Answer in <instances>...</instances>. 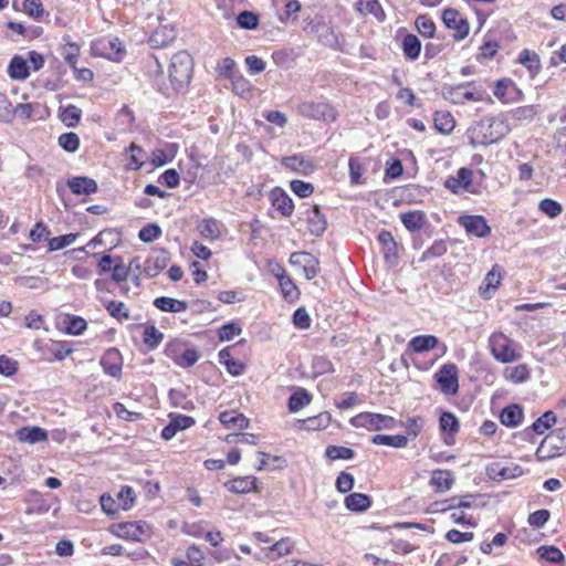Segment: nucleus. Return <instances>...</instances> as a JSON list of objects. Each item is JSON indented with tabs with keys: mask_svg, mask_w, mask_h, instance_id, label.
Wrapping results in <instances>:
<instances>
[{
	"mask_svg": "<svg viewBox=\"0 0 566 566\" xmlns=\"http://www.w3.org/2000/svg\"><path fill=\"white\" fill-rule=\"evenodd\" d=\"M511 132L505 118L489 116L474 122L465 133L471 146H489L497 143Z\"/></svg>",
	"mask_w": 566,
	"mask_h": 566,
	"instance_id": "obj_1",
	"label": "nucleus"
},
{
	"mask_svg": "<svg viewBox=\"0 0 566 566\" xmlns=\"http://www.w3.org/2000/svg\"><path fill=\"white\" fill-rule=\"evenodd\" d=\"M192 59L182 51L171 57L169 65V80L176 90H181L188 85L191 78Z\"/></svg>",
	"mask_w": 566,
	"mask_h": 566,
	"instance_id": "obj_2",
	"label": "nucleus"
},
{
	"mask_svg": "<svg viewBox=\"0 0 566 566\" xmlns=\"http://www.w3.org/2000/svg\"><path fill=\"white\" fill-rule=\"evenodd\" d=\"M489 347L493 357L503 364L512 363L520 358L514 342L501 332L493 333L490 336Z\"/></svg>",
	"mask_w": 566,
	"mask_h": 566,
	"instance_id": "obj_3",
	"label": "nucleus"
},
{
	"mask_svg": "<svg viewBox=\"0 0 566 566\" xmlns=\"http://www.w3.org/2000/svg\"><path fill=\"white\" fill-rule=\"evenodd\" d=\"M349 422L355 428H365L369 431L394 429L397 423L392 417L373 412H361L353 417Z\"/></svg>",
	"mask_w": 566,
	"mask_h": 566,
	"instance_id": "obj_4",
	"label": "nucleus"
},
{
	"mask_svg": "<svg viewBox=\"0 0 566 566\" xmlns=\"http://www.w3.org/2000/svg\"><path fill=\"white\" fill-rule=\"evenodd\" d=\"M446 99L453 104H465L467 102H481L484 99V92L472 83H465L449 87L443 93Z\"/></svg>",
	"mask_w": 566,
	"mask_h": 566,
	"instance_id": "obj_5",
	"label": "nucleus"
},
{
	"mask_svg": "<svg viewBox=\"0 0 566 566\" xmlns=\"http://www.w3.org/2000/svg\"><path fill=\"white\" fill-rule=\"evenodd\" d=\"M298 113L305 118L315 120H335L334 108L325 102H303L298 106Z\"/></svg>",
	"mask_w": 566,
	"mask_h": 566,
	"instance_id": "obj_6",
	"label": "nucleus"
},
{
	"mask_svg": "<svg viewBox=\"0 0 566 566\" xmlns=\"http://www.w3.org/2000/svg\"><path fill=\"white\" fill-rule=\"evenodd\" d=\"M521 465L515 463L491 462L485 467V474L490 480L501 482L504 480L516 479L523 475Z\"/></svg>",
	"mask_w": 566,
	"mask_h": 566,
	"instance_id": "obj_7",
	"label": "nucleus"
},
{
	"mask_svg": "<svg viewBox=\"0 0 566 566\" xmlns=\"http://www.w3.org/2000/svg\"><path fill=\"white\" fill-rule=\"evenodd\" d=\"M439 389L444 395H454L459 389L458 367L454 364H444L434 375Z\"/></svg>",
	"mask_w": 566,
	"mask_h": 566,
	"instance_id": "obj_8",
	"label": "nucleus"
},
{
	"mask_svg": "<svg viewBox=\"0 0 566 566\" xmlns=\"http://www.w3.org/2000/svg\"><path fill=\"white\" fill-rule=\"evenodd\" d=\"M112 532L119 538L142 542L149 534V526L145 522H126L114 525Z\"/></svg>",
	"mask_w": 566,
	"mask_h": 566,
	"instance_id": "obj_9",
	"label": "nucleus"
},
{
	"mask_svg": "<svg viewBox=\"0 0 566 566\" xmlns=\"http://www.w3.org/2000/svg\"><path fill=\"white\" fill-rule=\"evenodd\" d=\"M442 20L446 27L453 30V38L458 41L463 40L469 34V23L455 9H446L442 13Z\"/></svg>",
	"mask_w": 566,
	"mask_h": 566,
	"instance_id": "obj_10",
	"label": "nucleus"
},
{
	"mask_svg": "<svg viewBox=\"0 0 566 566\" xmlns=\"http://www.w3.org/2000/svg\"><path fill=\"white\" fill-rule=\"evenodd\" d=\"M458 222L469 234L473 237L486 238L491 233V228L482 216H461L459 217Z\"/></svg>",
	"mask_w": 566,
	"mask_h": 566,
	"instance_id": "obj_11",
	"label": "nucleus"
},
{
	"mask_svg": "<svg viewBox=\"0 0 566 566\" xmlns=\"http://www.w3.org/2000/svg\"><path fill=\"white\" fill-rule=\"evenodd\" d=\"M290 262L292 265L301 266L307 280L314 279L319 272L318 260L308 252H294L291 254Z\"/></svg>",
	"mask_w": 566,
	"mask_h": 566,
	"instance_id": "obj_12",
	"label": "nucleus"
},
{
	"mask_svg": "<svg viewBox=\"0 0 566 566\" xmlns=\"http://www.w3.org/2000/svg\"><path fill=\"white\" fill-rule=\"evenodd\" d=\"M168 262V251L165 249H155L145 261L144 272L148 277H155L167 266Z\"/></svg>",
	"mask_w": 566,
	"mask_h": 566,
	"instance_id": "obj_13",
	"label": "nucleus"
},
{
	"mask_svg": "<svg viewBox=\"0 0 566 566\" xmlns=\"http://www.w3.org/2000/svg\"><path fill=\"white\" fill-rule=\"evenodd\" d=\"M101 366L105 374L114 378H120L123 357L117 348H108L101 358Z\"/></svg>",
	"mask_w": 566,
	"mask_h": 566,
	"instance_id": "obj_14",
	"label": "nucleus"
},
{
	"mask_svg": "<svg viewBox=\"0 0 566 566\" xmlns=\"http://www.w3.org/2000/svg\"><path fill=\"white\" fill-rule=\"evenodd\" d=\"M195 423V419L190 416L171 413L169 423L161 431V438L170 440L178 431L186 430Z\"/></svg>",
	"mask_w": 566,
	"mask_h": 566,
	"instance_id": "obj_15",
	"label": "nucleus"
},
{
	"mask_svg": "<svg viewBox=\"0 0 566 566\" xmlns=\"http://www.w3.org/2000/svg\"><path fill=\"white\" fill-rule=\"evenodd\" d=\"M378 241L382 247L384 258L388 265L394 266L398 262L397 243L389 231L382 230L378 234Z\"/></svg>",
	"mask_w": 566,
	"mask_h": 566,
	"instance_id": "obj_16",
	"label": "nucleus"
},
{
	"mask_svg": "<svg viewBox=\"0 0 566 566\" xmlns=\"http://www.w3.org/2000/svg\"><path fill=\"white\" fill-rule=\"evenodd\" d=\"M272 206L284 217L293 213L294 205L290 196L282 189L275 188L270 193Z\"/></svg>",
	"mask_w": 566,
	"mask_h": 566,
	"instance_id": "obj_17",
	"label": "nucleus"
},
{
	"mask_svg": "<svg viewBox=\"0 0 566 566\" xmlns=\"http://www.w3.org/2000/svg\"><path fill=\"white\" fill-rule=\"evenodd\" d=\"M472 175L473 172L471 169L465 167L460 168L457 172V176L449 177L446 180L444 186L453 193H458L461 189L467 190L472 182Z\"/></svg>",
	"mask_w": 566,
	"mask_h": 566,
	"instance_id": "obj_18",
	"label": "nucleus"
},
{
	"mask_svg": "<svg viewBox=\"0 0 566 566\" xmlns=\"http://www.w3.org/2000/svg\"><path fill=\"white\" fill-rule=\"evenodd\" d=\"M258 479L254 476H238L224 483L226 489L234 494H247L256 491Z\"/></svg>",
	"mask_w": 566,
	"mask_h": 566,
	"instance_id": "obj_19",
	"label": "nucleus"
},
{
	"mask_svg": "<svg viewBox=\"0 0 566 566\" xmlns=\"http://www.w3.org/2000/svg\"><path fill=\"white\" fill-rule=\"evenodd\" d=\"M67 187L74 195H92L97 191V182L88 177H73L67 180Z\"/></svg>",
	"mask_w": 566,
	"mask_h": 566,
	"instance_id": "obj_20",
	"label": "nucleus"
},
{
	"mask_svg": "<svg viewBox=\"0 0 566 566\" xmlns=\"http://www.w3.org/2000/svg\"><path fill=\"white\" fill-rule=\"evenodd\" d=\"M306 220L308 230L314 235H322L326 230L327 222L325 217L321 213L317 206L308 208L306 210Z\"/></svg>",
	"mask_w": 566,
	"mask_h": 566,
	"instance_id": "obj_21",
	"label": "nucleus"
},
{
	"mask_svg": "<svg viewBox=\"0 0 566 566\" xmlns=\"http://www.w3.org/2000/svg\"><path fill=\"white\" fill-rule=\"evenodd\" d=\"M15 437L20 442L35 444L48 440V432L40 427H23L15 431Z\"/></svg>",
	"mask_w": 566,
	"mask_h": 566,
	"instance_id": "obj_22",
	"label": "nucleus"
},
{
	"mask_svg": "<svg viewBox=\"0 0 566 566\" xmlns=\"http://www.w3.org/2000/svg\"><path fill=\"white\" fill-rule=\"evenodd\" d=\"M481 499V494H468L460 497H452L448 501L449 505L448 507L443 509V511L483 507L485 506V503H480Z\"/></svg>",
	"mask_w": 566,
	"mask_h": 566,
	"instance_id": "obj_23",
	"label": "nucleus"
},
{
	"mask_svg": "<svg viewBox=\"0 0 566 566\" xmlns=\"http://www.w3.org/2000/svg\"><path fill=\"white\" fill-rule=\"evenodd\" d=\"M219 420L227 429L243 430L249 426L248 418L235 410H227L221 412Z\"/></svg>",
	"mask_w": 566,
	"mask_h": 566,
	"instance_id": "obj_24",
	"label": "nucleus"
},
{
	"mask_svg": "<svg viewBox=\"0 0 566 566\" xmlns=\"http://www.w3.org/2000/svg\"><path fill=\"white\" fill-rule=\"evenodd\" d=\"M8 75L12 80H25L30 75L28 60L21 55H14L9 63Z\"/></svg>",
	"mask_w": 566,
	"mask_h": 566,
	"instance_id": "obj_25",
	"label": "nucleus"
},
{
	"mask_svg": "<svg viewBox=\"0 0 566 566\" xmlns=\"http://www.w3.org/2000/svg\"><path fill=\"white\" fill-rule=\"evenodd\" d=\"M430 483L437 492L449 491L453 484V474L449 470H433Z\"/></svg>",
	"mask_w": 566,
	"mask_h": 566,
	"instance_id": "obj_26",
	"label": "nucleus"
},
{
	"mask_svg": "<svg viewBox=\"0 0 566 566\" xmlns=\"http://www.w3.org/2000/svg\"><path fill=\"white\" fill-rule=\"evenodd\" d=\"M279 271L280 273H276V277L279 280L283 297L287 301L297 300L300 295L298 289L291 277L285 274V270L283 268H279Z\"/></svg>",
	"mask_w": 566,
	"mask_h": 566,
	"instance_id": "obj_27",
	"label": "nucleus"
},
{
	"mask_svg": "<svg viewBox=\"0 0 566 566\" xmlns=\"http://www.w3.org/2000/svg\"><path fill=\"white\" fill-rule=\"evenodd\" d=\"M400 219L405 228L411 232L422 229L427 222L424 212L419 210L401 213Z\"/></svg>",
	"mask_w": 566,
	"mask_h": 566,
	"instance_id": "obj_28",
	"label": "nucleus"
},
{
	"mask_svg": "<svg viewBox=\"0 0 566 566\" xmlns=\"http://www.w3.org/2000/svg\"><path fill=\"white\" fill-rule=\"evenodd\" d=\"M523 419V410L518 405H511L505 407L501 415L500 421L506 427H517Z\"/></svg>",
	"mask_w": 566,
	"mask_h": 566,
	"instance_id": "obj_29",
	"label": "nucleus"
},
{
	"mask_svg": "<svg viewBox=\"0 0 566 566\" xmlns=\"http://www.w3.org/2000/svg\"><path fill=\"white\" fill-rule=\"evenodd\" d=\"M154 305L158 310H160L163 312H169V313H179V312H184L188 308L187 302L167 297V296L157 297L154 301Z\"/></svg>",
	"mask_w": 566,
	"mask_h": 566,
	"instance_id": "obj_30",
	"label": "nucleus"
},
{
	"mask_svg": "<svg viewBox=\"0 0 566 566\" xmlns=\"http://www.w3.org/2000/svg\"><path fill=\"white\" fill-rule=\"evenodd\" d=\"M282 165L296 172L308 174L313 170L311 161L306 160L303 156L293 155L282 158Z\"/></svg>",
	"mask_w": 566,
	"mask_h": 566,
	"instance_id": "obj_31",
	"label": "nucleus"
},
{
	"mask_svg": "<svg viewBox=\"0 0 566 566\" xmlns=\"http://www.w3.org/2000/svg\"><path fill=\"white\" fill-rule=\"evenodd\" d=\"M356 7L360 13L373 14L380 22L386 19L385 11L378 0H357Z\"/></svg>",
	"mask_w": 566,
	"mask_h": 566,
	"instance_id": "obj_32",
	"label": "nucleus"
},
{
	"mask_svg": "<svg viewBox=\"0 0 566 566\" xmlns=\"http://www.w3.org/2000/svg\"><path fill=\"white\" fill-rule=\"evenodd\" d=\"M371 505V500L363 493H352L345 499V506L353 512H364Z\"/></svg>",
	"mask_w": 566,
	"mask_h": 566,
	"instance_id": "obj_33",
	"label": "nucleus"
},
{
	"mask_svg": "<svg viewBox=\"0 0 566 566\" xmlns=\"http://www.w3.org/2000/svg\"><path fill=\"white\" fill-rule=\"evenodd\" d=\"M438 342L433 335H419L410 339L409 347L416 353H424L434 348Z\"/></svg>",
	"mask_w": 566,
	"mask_h": 566,
	"instance_id": "obj_34",
	"label": "nucleus"
},
{
	"mask_svg": "<svg viewBox=\"0 0 566 566\" xmlns=\"http://www.w3.org/2000/svg\"><path fill=\"white\" fill-rule=\"evenodd\" d=\"M433 124L438 132L450 134L455 126L453 116L449 112L440 111L433 115Z\"/></svg>",
	"mask_w": 566,
	"mask_h": 566,
	"instance_id": "obj_35",
	"label": "nucleus"
},
{
	"mask_svg": "<svg viewBox=\"0 0 566 566\" xmlns=\"http://www.w3.org/2000/svg\"><path fill=\"white\" fill-rule=\"evenodd\" d=\"M294 547L293 542L290 538H282L272 543L269 547V553L266 556L270 559H276L281 556L287 555L292 552Z\"/></svg>",
	"mask_w": 566,
	"mask_h": 566,
	"instance_id": "obj_36",
	"label": "nucleus"
},
{
	"mask_svg": "<svg viewBox=\"0 0 566 566\" xmlns=\"http://www.w3.org/2000/svg\"><path fill=\"white\" fill-rule=\"evenodd\" d=\"M198 231L201 237L216 240L220 235L219 222L213 218H207L199 222Z\"/></svg>",
	"mask_w": 566,
	"mask_h": 566,
	"instance_id": "obj_37",
	"label": "nucleus"
},
{
	"mask_svg": "<svg viewBox=\"0 0 566 566\" xmlns=\"http://www.w3.org/2000/svg\"><path fill=\"white\" fill-rule=\"evenodd\" d=\"M518 62L528 70L532 77L539 71V57L536 53L531 52L530 50H523L520 53Z\"/></svg>",
	"mask_w": 566,
	"mask_h": 566,
	"instance_id": "obj_38",
	"label": "nucleus"
},
{
	"mask_svg": "<svg viewBox=\"0 0 566 566\" xmlns=\"http://www.w3.org/2000/svg\"><path fill=\"white\" fill-rule=\"evenodd\" d=\"M374 444L389 446L394 448H405L408 443L407 437L402 434L388 436V434H376L371 439Z\"/></svg>",
	"mask_w": 566,
	"mask_h": 566,
	"instance_id": "obj_39",
	"label": "nucleus"
},
{
	"mask_svg": "<svg viewBox=\"0 0 566 566\" xmlns=\"http://www.w3.org/2000/svg\"><path fill=\"white\" fill-rule=\"evenodd\" d=\"M306 430H323L332 422V416L328 412H321L317 416L310 417L302 421Z\"/></svg>",
	"mask_w": 566,
	"mask_h": 566,
	"instance_id": "obj_40",
	"label": "nucleus"
},
{
	"mask_svg": "<svg viewBox=\"0 0 566 566\" xmlns=\"http://www.w3.org/2000/svg\"><path fill=\"white\" fill-rule=\"evenodd\" d=\"M168 150L165 149H155L151 153V164L156 167H160L166 165L168 161L172 160L177 151L176 144H169L167 146Z\"/></svg>",
	"mask_w": 566,
	"mask_h": 566,
	"instance_id": "obj_41",
	"label": "nucleus"
},
{
	"mask_svg": "<svg viewBox=\"0 0 566 566\" xmlns=\"http://www.w3.org/2000/svg\"><path fill=\"white\" fill-rule=\"evenodd\" d=\"M402 51L407 59H418L421 51V43L419 39L413 34H408L402 41Z\"/></svg>",
	"mask_w": 566,
	"mask_h": 566,
	"instance_id": "obj_42",
	"label": "nucleus"
},
{
	"mask_svg": "<svg viewBox=\"0 0 566 566\" xmlns=\"http://www.w3.org/2000/svg\"><path fill=\"white\" fill-rule=\"evenodd\" d=\"M82 111L75 105H67L61 111L60 118L67 127H75L81 119Z\"/></svg>",
	"mask_w": 566,
	"mask_h": 566,
	"instance_id": "obj_43",
	"label": "nucleus"
},
{
	"mask_svg": "<svg viewBox=\"0 0 566 566\" xmlns=\"http://www.w3.org/2000/svg\"><path fill=\"white\" fill-rule=\"evenodd\" d=\"M501 280H502L501 268L499 265H494L484 279L485 290L482 292V295L484 296V298L491 297V294H489V291L497 289V286L501 283Z\"/></svg>",
	"mask_w": 566,
	"mask_h": 566,
	"instance_id": "obj_44",
	"label": "nucleus"
},
{
	"mask_svg": "<svg viewBox=\"0 0 566 566\" xmlns=\"http://www.w3.org/2000/svg\"><path fill=\"white\" fill-rule=\"evenodd\" d=\"M505 378L514 384H521L530 378V369L526 365H518L505 369Z\"/></svg>",
	"mask_w": 566,
	"mask_h": 566,
	"instance_id": "obj_45",
	"label": "nucleus"
},
{
	"mask_svg": "<svg viewBox=\"0 0 566 566\" xmlns=\"http://www.w3.org/2000/svg\"><path fill=\"white\" fill-rule=\"evenodd\" d=\"M311 402V396L305 389H300L291 395L289 399V408L292 412L300 411Z\"/></svg>",
	"mask_w": 566,
	"mask_h": 566,
	"instance_id": "obj_46",
	"label": "nucleus"
},
{
	"mask_svg": "<svg viewBox=\"0 0 566 566\" xmlns=\"http://www.w3.org/2000/svg\"><path fill=\"white\" fill-rule=\"evenodd\" d=\"M106 311L108 314L117 321H127L130 318L129 311L123 302L109 301L106 304Z\"/></svg>",
	"mask_w": 566,
	"mask_h": 566,
	"instance_id": "obj_47",
	"label": "nucleus"
},
{
	"mask_svg": "<svg viewBox=\"0 0 566 566\" xmlns=\"http://www.w3.org/2000/svg\"><path fill=\"white\" fill-rule=\"evenodd\" d=\"M230 80L232 84V91L237 95H240L243 98H247L251 95V84L244 76L241 74H235Z\"/></svg>",
	"mask_w": 566,
	"mask_h": 566,
	"instance_id": "obj_48",
	"label": "nucleus"
},
{
	"mask_svg": "<svg viewBox=\"0 0 566 566\" xmlns=\"http://www.w3.org/2000/svg\"><path fill=\"white\" fill-rule=\"evenodd\" d=\"M325 454L331 460H350L354 458L355 452L353 449L340 446H328Z\"/></svg>",
	"mask_w": 566,
	"mask_h": 566,
	"instance_id": "obj_49",
	"label": "nucleus"
},
{
	"mask_svg": "<svg viewBox=\"0 0 566 566\" xmlns=\"http://www.w3.org/2000/svg\"><path fill=\"white\" fill-rule=\"evenodd\" d=\"M556 422V417L553 411H546L532 424V430L537 434H543Z\"/></svg>",
	"mask_w": 566,
	"mask_h": 566,
	"instance_id": "obj_50",
	"label": "nucleus"
},
{
	"mask_svg": "<svg viewBox=\"0 0 566 566\" xmlns=\"http://www.w3.org/2000/svg\"><path fill=\"white\" fill-rule=\"evenodd\" d=\"M128 151H130V157H129V161L127 164V168L129 170H138V169H140L142 166L144 165V160H143L144 150H143V148L133 143L128 147Z\"/></svg>",
	"mask_w": 566,
	"mask_h": 566,
	"instance_id": "obj_51",
	"label": "nucleus"
},
{
	"mask_svg": "<svg viewBox=\"0 0 566 566\" xmlns=\"http://www.w3.org/2000/svg\"><path fill=\"white\" fill-rule=\"evenodd\" d=\"M144 343L149 348H156L164 339V334L159 332L155 326H147L143 335Z\"/></svg>",
	"mask_w": 566,
	"mask_h": 566,
	"instance_id": "obj_52",
	"label": "nucleus"
},
{
	"mask_svg": "<svg viewBox=\"0 0 566 566\" xmlns=\"http://www.w3.org/2000/svg\"><path fill=\"white\" fill-rule=\"evenodd\" d=\"M416 27L419 33L426 38H432L434 35L436 24L427 15H419L416 19Z\"/></svg>",
	"mask_w": 566,
	"mask_h": 566,
	"instance_id": "obj_53",
	"label": "nucleus"
},
{
	"mask_svg": "<svg viewBox=\"0 0 566 566\" xmlns=\"http://www.w3.org/2000/svg\"><path fill=\"white\" fill-rule=\"evenodd\" d=\"M537 553L542 559L551 563H560L564 559V554L555 546H541Z\"/></svg>",
	"mask_w": 566,
	"mask_h": 566,
	"instance_id": "obj_54",
	"label": "nucleus"
},
{
	"mask_svg": "<svg viewBox=\"0 0 566 566\" xmlns=\"http://www.w3.org/2000/svg\"><path fill=\"white\" fill-rule=\"evenodd\" d=\"M538 209L549 218H556L563 211L562 205L559 202L548 198L543 199L539 202Z\"/></svg>",
	"mask_w": 566,
	"mask_h": 566,
	"instance_id": "obj_55",
	"label": "nucleus"
},
{
	"mask_svg": "<svg viewBox=\"0 0 566 566\" xmlns=\"http://www.w3.org/2000/svg\"><path fill=\"white\" fill-rule=\"evenodd\" d=\"M440 428L444 432L454 434L459 431V421L451 412H443L440 417Z\"/></svg>",
	"mask_w": 566,
	"mask_h": 566,
	"instance_id": "obj_56",
	"label": "nucleus"
},
{
	"mask_svg": "<svg viewBox=\"0 0 566 566\" xmlns=\"http://www.w3.org/2000/svg\"><path fill=\"white\" fill-rule=\"evenodd\" d=\"M59 145L66 151L74 153L80 147V138L75 133H64L59 137Z\"/></svg>",
	"mask_w": 566,
	"mask_h": 566,
	"instance_id": "obj_57",
	"label": "nucleus"
},
{
	"mask_svg": "<svg viewBox=\"0 0 566 566\" xmlns=\"http://www.w3.org/2000/svg\"><path fill=\"white\" fill-rule=\"evenodd\" d=\"M76 238H77V234H74V233L54 237L49 240V250L50 251L61 250L72 243H74Z\"/></svg>",
	"mask_w": 566,
	"mask_h": 566,
	"instance_id": "obj_58",
	"label": "nucleus"
},
{
	"mask_svg": "<svg viewBox=\"0 0 566 566\" xmlns=\"http://www.w3.org/2000/svg\"><path fill=\"white\" fill-rule=\"evenodd\" d=\"M62 55L67 64L74 66L80 55L78 44L71 41H66L62 50Z\"/></svg>",
	"mask_w": 566,
	"mask_h": 566,
	"instance_id": "obj_59",
	"label": "nucleus"
},
{
	"mask_svg": "<svg viewBox=\"0 0 566 566\" xmlns=\"http://www.w3.org/2000/svg\"><path fill=\"white\" fill-rule=\"evenodd\" d=\"M515 85L510 80H500L496 82V85L494 87L493 94L496 98H499L502 102H507L510 99L509 96V90H514Z\"/></svg>",
	"mask_w": 566,
	"mask_h": 566,
	"instance_id": "obj_60",
	"label": "nucleus"
},
{
	"mask_svg": "<svg viewBox=\"0 0 566 566\" xmlns=\"http://www.w3.org/2000/svg\"><path fill=\"white\" fill-rule=\"evenodd\" d=\"M14 118V111L8 97L0 93V122L10 123Z\"/></svg>",
	"mask_w": 566,
	"mask_h": 566,
	"instance_id": "obj_61",
	"label": "nucleus"
},
{
	"mask_svg": "<svg viewBox=\"0 0 566 566\" xmlns=\"http://www.w3.org/2000/svg\"><path fill=\"white\" fill-rule=\"evenodd\" d=\"M161 235V229L155 223H149L140 229L138 237L143 242H153Z\"/></svg>",
	"mask_w": 566,
	"mask_h": 566,
	"instance_id": "obj_62",
	"label": "nucleus"
},
{
	"mask_svg": "<svg viewBox=\"0 0 566 566\" xmlns=\"http://www.w3.org/2000/svg\"><path fill=\"white\" fill-rule=\"evenodd\" d=\"M112 272V280L115 282H124L128 279L129 275V268H127L123 259L120 256H117V261L114 263V266L111 270Z\"/></svg>",
	"mask_w": 566,
	"mask_h": 566,
	"instance_id": "obj_63",
	"label": "nucleus"
},
{
	"mask_svg": "<svg viewBox=\"0 0 566 566\" xmlns=\"http://www.w3.org/2000/svg\"><path fill=\"white\" fill-rule=\"evenodd\" d=\"M238 24L247 30H253L259 24L258 15L250 11H242L237 18Z\"/></svg>",
	"mask_w": 566,
	"mask_h": 566,
	"instance_id": "obj_64",
	"label": "nucleus"
}]
</instances>
